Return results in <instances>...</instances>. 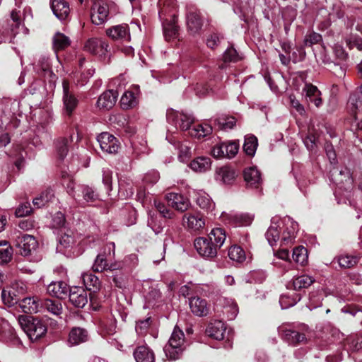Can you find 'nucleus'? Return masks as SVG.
I'll use <instances>...</instances> for the list:
<instances>
[{
  "label": "nucleus",
  "mask_w": 362,
  "mask_h": 362,
  "mask_svg": "<svg viewBox=\"0 0 362 362\" xmlns=\"http://www.w3.org/2000/svg\"><path fill=\"white\" fill-rule=\"evenodd\" d=\"M229 258L237 262H243L245 259V253L239 246L231 247L228 250Z\"/></svg>",
  "instance_id": "09e8293b"
},
{
  "label": "nucleus",
  "mask_w": 362,
  "mask_h": 362,
  "mask_svg": "<svg viewBox=\"0 0 362 362\" xmlns=\"http://www.w3.org/2000/svg\"><path fill=\"white\" fill-rule=\"evenodd\" d=\"M1 298L4 303L8 306H13L20 302L18 294L15 290H13V288L10 290L3 289L1 291Z\"/></svg>",
  "instance_id": "37998d69"
},
{
  "label": "nucleus",
  "mask_w": 362,
  "mask_h": 362,
  "mask_svg": "<svg viewBox=\"0 0 362 362\" xmlns=\"http://www.w3.org/2000/svg\"><path fill=\"white\" fill-rule=\"evenodd\" d=\"M293 259L300 264H304L308 260L307 249L303 246L293 249L292 254Z\"/></svg>",
  "instance_id": "49530a36"
},
{
  "label": "nucleus",
  "mask_w": 362,
  "mask_h": 362,
  "mask_svg": "<svg viewBox=\"0 0 362 362\" xmlns=\"http://www.w3.org/2000/svg\"><path fill=\"white\" fill-rule=\"evenodd\" d=\"M137 104V98L135 94L130 90L125 91L122 95L120 105L123 109H129Z\"/></svg>",
  "instance_id": "ea45409f"
},
{
  "label": "nucleus",
  "mask_w": 362,
  "mask_h": 362,
  "mask_svg": "<svg viewBox=\"0 0 362 362\" xmlns=\"http://www.w3.org/2000/svg\"><path fill=\"white\" fill-rule=\"evenodd\" d=\"M348 107L353 115L362 111V93L351 94L348 100Z\"/></svg>",
  "instance_id": "e433bc0d"
},
{
  "label": "nucleus",
  "mask_w": 362,
  "mask_h": 362,
  "mask_svg": "<svg viewBox=\"0 0 362 362\" xmlns=\"http://www.w3.org/2000/svg\"><path fill=\"white\" fill-rule=\"evenodd\" d=\"M218 122L223 129H230L235 125L236 119L233 117H220Z\"/></svg>",
  "instance_id": "052dcab7"
},
{
  "label": "nucleus",
  "mask_w": 362,
  "mask_h": 362,
  "mask_svg": "<svg viewBox=\"0 0 362 362\" xmlns=\"http://www.w3.org/2000/svg\"><path fill=\"white\" fill-rule=\"evenodd\" d=\"M359 257L356 256L341 255L338 257V263L342 268H351L358 262Z\"/></svg>",
  "instance_id": "8fccbe9b"
},
{
  "label": "nucleus",
  "mask_w": 362,
  "mask_h": 362,
  "mask_svg": "<svg viewBox=\"0 0 362 362\" xmlns=\"http://www.w3.org/2000/svg\"><path fill=\"white\" fill-rule=\"evenodd\" d=\"M226 326L223 321L216 320L209 324L206 332L211 337L216 340H222L224 338Z\"/></svg>",
  "instance_id": "bb28decb"
},
{
  "label": "nucleus",
  "mask_w": 362,
  "mask_h": 362,
  "mask_svg": "<svg viewBox=\"0 0 362 362\" xmlns=\"http://www.w3.org/2000/svg\"><path fill=\"white\" fill-rule=\"evenodd\" d=\"M70 302L77 308H83L88 303L87 291L81 287H73L69 289Z\"/></svg>",
  "instance_id": "2eb2a0df"
},
{
  "label": "nucleus",
  "mask_w": 362,
  "mask_h": 362,
  "mask_svg": "<svg viewBox=\"0 0 362 362\" xmlns=\"http://www.w3.org/2000/svg\"><path fill=\"white\" fill-rule=\"evenodd\" d=\"M166 117L168 122L176 128H180L182 131L191 129L193 119L189 115L170 109L167 110Z\"/></svg>",
  "instance_id": "423d86ee"
},
{
  "label": "nucleus",
  "mask_w": 362,
  "mask_h": 362,
  "mask_svg": "<svg viewBox=\"0 0 362 362\" xmlns=\"http://www.w3.org/2000/svg\"><path fill=\"white\" fill-rule=\"evenodd\" d=\"M72 142L71 136L59 138L55 141L57 154L60 160H63L69 151V146Z\"/></svg>",
  "instance_id": "473e14b6"
},
{
  "label": "nucleus",
  "mask_w": 362,
  "mask_h": 362,
  "mask_svg": "<svg viewBox=\"0 0 362 362\" xmlns=\"http://www.w3.org/2000/svg\"><path fill=\"white\" fill-rule=\"evenodd\" d=\"M148 226H150L156 234H159L163 230V226L160 221H157V218L151 216L148 221Z\"/></svg>",
  "instance_id": "338daca9"
},
{
  "label": "nucleus",
  "mask_w": 362,
  "mask_h": 362,
  "mask_svg": "<svg viewBox=\"0 0 362 362\" xmlns=\"http://www.w3.org/2000/svg\"><path fill=\"white\" fill-rule=\"evenodd\" d=\"M182 221L184 226L194 231L199 230L205 225L204 219L199 214H186L184 215Z\"/></svg>",
  "instance_id": "412c9836"
},
{
  "label": "nucleus",
  "mask_w": 362,
  "mask_h": 362,
  "mask_svg": "<svg viewBox=\"0 0 362 362\" xmlns=\"http://www.w3.org/2000/svg\"><path fill=\"white\" fill-rule=\"evenodd\" d=\"M322 40V36L315 32H312L305 35L304 39V45L311 47L315 44L320 42Z\"/></svg>",
  "instance_id": "4d7b16f0"
},
{
  "label": "nucleus",
  "mask_w": 362,
  "mask_h": 362,
  "mask_svg": "<svg viewBox=\"0 0 362 362\" xmlns=\"http://www.w3.org/2000/svg\"><path fill=\"white\" fill-rule=\"evenodd\" d=\"M134 357L136 362H156L153 351L145 345L139 346L134 350Z\"/></svg>",
  "instance_id": "4be33fe9"
},
{
  "label": "nucleus",
  "mask_w": 362,
  "mask_h": 362,
  "mask_svg": "<svg viewBox=\"0 0 362 362\" xmlns=\"http://www.w3.org/2000/svg\"><path fill=\"white\" fill-rule=\"evenodd\" d=\"M26 12L24 9L23 13ZM25 13H22L20 10L13 9L11 12L10 19L7 21L6 30L8 33L15 35L18 32L19 27L21 25L22 22L25 20Z\"/></svg>",
  "instance_id": "f8f14e48"
},
{
  "label": "nucleus",
  "mask_w": 362,
  "mask_h": 362,
  "mask_svg": "<svg viewBox=\"0 0 362 362\" xmlns=\"http://www.w3.org/2000/svg\"><path fill=\"white\" fill-rule=\"evenodd\" d=\"M51 8L55 16L61 21L66 19L70 12L69 5L64 0H52Z\"/></svg>",
  "instance_id": "5701e85b"
},
{
  "label": "nucleus",
  "mask_w": 362,
  "mask_h": 362,
  "mask_svg": "<svg viewBox=\"0 0 362 362\" xmlns=\"http://www.w3.org/2000/svg\"><path fill=\"white\" fill-rule=\"evenodd\" d=\"M223 216H226L229 223L237 226H250L254 219V216L250 214H223Z\"/></svg>",
  "instance_id": "393cba45"
},
{
  "label": "nucleus",
  "mask_w": 362,
  "mask_h": 362,
  "mask_svg": "<svg viewBox=\"0 0 362 362\" xmlns=\"http://www.w3.org/2000/svg\"><path fill=\"white\" fill-rule=\"evenodd\" d=\"M189 305L191 312L196 316H206L209 311L207 301L200 297L190 298Z\"/></svg>",
  "instance_id": "f3484780"
},
{
  "label": "nucleus",
  "mask_w": 362,
  "mask_h": 362,
  "mask_svg": "<svg viewBox=\"0 0 362 362\" xmlns=\"http://www.w3.org/2000/svg\"><path fill=\"white\" fill-rule=\"evenodd\" d=\"M16 339V332L10 324L4 321L0 324V341L4 342L13 341Z\"/></svg>",
  "instance_id": "2f4dec72"
},
{
  "label": "nucleus",
  "mask_w": 362,
  "mask_h": 362,
  "mask_svg": "<svg viewBox=\"0 0 362 362\" xmlns=\"http://www.w3.org/2000/svg\"><path fill=\"white\" fill-rule=\"evenodd\" d=\"M333 52L337 59L339 62L346 61L348 57V54L344 49L343 47L339 45H334Z\"/></svg>",
  "instance_id": "e2e57ef3"
},
{
  "label": "nucleus",
  "mask_w": 362,
  "mask_h": 362,
  "mask_svg": "<svg viewBox=\"0 0 362 362\" xmlns=\"http://www.w3.org/2000/svg\"><path fill=\"white\" fill-rule=\"evenodd\" d=\"M69 287L66 283L62 281H53L47 286V293L57 298L64 299L66 297Z\"/></svg>",
  "instance_id": "6ab92c4d"
},
{
  "label": "nucleus",
  "mask_w": 362,
  "mask_h": 362,
  "mask_svg": "<svg viewBox=\"0 0 362 362\" xmlns=\"http://www.w3.org/2000/svg\"><path fill=\"white\" fill-rule=\"evenodd\" d=\"M107 267V259L104 254H99L95 259V262L93 265V269L94 272H103L105 271Z\"/></svg>",
  "instance_id": "5fc2aeb1"
},
{
  "label": "nucleus",
  "mask_w": 362,
  "mask_h": 362,
  "mask_svg": "<svg viewBox=\"0 0 362 362\" xmlns=\"http://www.w3.org/2000/svg\"><path fill=\"white\" fill-rule=\"evenodd\" d=\"M235 178V172L233 169L228 167H222L216 172V180L221 181L224 184H231Z\"/></svg>",
  "instance_id": "72a5a7b5"
},
{
  "label": "nucleus",
  "mask_w": 362,
  "mask_h": 362,
  "mask_svg": "<svg viewBox=\"0 0 362 362\" xmlns=\"http://www.w3.org/2000/svg\"><path fill=\"white\" fill-rule=\"evenodd\" d=\"M117 97L118 94L117 91L112 90H107L99 97L97 101L98 107L109 110L115 105Z\"/></svg>",
  "instance_id": "b1692460"
},
{
  "label": "nucleus",
  "mask_w": 362,
  "mask_h": 362,
  "mask_svg": "<svg viewBox=\"0 0 362 362\" xmlns=\"http://www.w3.org/2000/svg\"><path fill=\"white\" fill-rule=\"evenodd\" d=\"M19 306L25 313H37L41 312V300L37 297L24 298L19 302Z\"/></svg>",
  "instance_id": "aec40b11"
},
{
  "label": "nucleus",
  "mask_w": 362,
  "mask_h": 362,
  "mask_svg": "<svg viewBox=\"0 0 362 362\" xmlns=\"http://www.w3.org/2000/svg\"><path fill=\"white\" fill-rule=\"evenodd\" d=\"M223 57L224 62H236L240 59L237 51L232 47L225 51Z\"/></svg>",
  "instance_id": "bf43d9fd"
},
{
  "label": "nucleus",
  "mask_w": 362,
  "mask_h": 362,
  "mask_svg": "<svg viewBox=\"0 0 362 362\" xmlns=\"http://www.w3.org/2000/svg\"><path fill=\"white\" fill-rule=\"evenodd\" d=\"M18 323L32 341L37 340L47 332L46 325L36 317L21 315L18 317Z\"/></svg>",
  "instance_id": "f03ea898"
},
{
  "label": "nucleus",
  "mask_w": 362,
  "mask_h": 362,
  "mask_svg": "<svg viewBox=\"0 0 362 362\" xmlns=\"http://www.w3.org/2000/svg\"><path fill=\"white\" fill-rule=\"evenodd\" d=\"M82 279L87 290L96 292L100 289V281L93 273H84L82 276Z\"/></svg>",
  "instance_id": "f704fd0d"
},
{
  "label": "nucleus",
  "mask_w": 362,
  "mask_h": 362,
  "mask_svg": "<svg viewBox=\"0 0 362 362\" xmlns=\"http://www.w3.org/2000/svg\"><path fill=\"white\" fill-rule=\"evenodd\" d=\"M153 204L163 218L173 219L175 217V213L168 209L163 202L158 200H154Z\"/></svg>",
  "instance_id": "3c124183"
},
{
  "label": "nucleus",
  "mask_w": 362,
  "mask_h": 362,
  "mask_svg": "<svg viewBox=\"0 0 362 362\" xmlns=\"http://www.w3.org/2000/svg\"><path fill=\"white\" fill-rule=\"evenodd\" d=\"M190 168L195 172H206L211 168V159L208 157H198L190 163Z\"/></svg>",
  "instance_id": "c9c22d12"
},
{
  "label": "nucleus",
  "mask_w": 362,
  "mask_h": 362,
  "mask_svg": "<svg viewBox=\"0 0 362 362\" xmlns=\"http://www.w3.org/2000/svg\"><path fill=\"white\" fill-rule=\"evenodd\" d=\"M226 235L223 229L216 228L211 230L208 238L199 237L195 239L194 245L200 256L213 258L216 256L217 250L224 243Z\"/></svg>",
  "instance_id": "f257e3e1"
},
{
  "label": "nucleus",
  "mask_w": 362,
  "mask_h": 362,
  "mask_svg": "<svg viewBox=\"0 0 362 362\" xmlns=\"http://www.w3.org/2000/svg\"><path fill=\"white\" fill-rule=\"evenodd\" d=\"M186 21L187 29L192 34L198 33L203 25L201 13L194 6L187 7Z\"/></svg>",
  "instance_id": "0eeeda50"
},
{
  "label": "nucleus",
  "mask_w": 362,
  "mask_h": 362,
  "mask_svg": "<svg viewBox=\"0 0 362 362\" xmlns=\"http://www.w3.org/2000/svg\"><path fill=\"white\" fill-rule=\"evenodd\" d=\"M168 205L179 212L187 211L191 203L188 198L178 193H168L165 196Z\"/></svg>",
  "instance_id": "1a4fd4ad"
},
{
  "label": "nucleus",
  "mask_w": 362,
  "mask_h": 362,
  "mask_svg": "<svg viewBox=\"0 0 362 362\" xmlns=\"http://www.w3.org/2000/svg\"><path fill=\"white\" fill-rule=\"evenodd\" d=\"M257 147V139L255 136H247L245 139L243 150L248 156H254Z\"/></svg>",
  "instance_id": "a18cd8bd"
},
{
  "label": "nucleus",
  "mask_w": 362,
  "mask_h": 362,
  "mask_svg": "<svg viewBox=\"0 0 362 362\" xmlns=\"http://www.w3.org/2000/svg\"><path fill=\"white\" fill-rule=\"evenodd\" d=\"M212 132V127L208 124H198L190 129L189 134L198 139L209 135Z\"/></svg>",
  "instance_id": "79ce46f5"
},
{
  "label": "nucleus",
  "mask_w": 362,
  "mask_h": 362,
  "mask_svg": "<svg viewBox=\"0 0 362 362\" xmlns=\"http://www.w3.org/2000/svg\"><path fill=\"white\" fill-rule=\"evenodd\" d=\"M13 249L6 240L0 241V264L9 262L12 259Z\"/></svg>",
  "instance_id": "4c0bfd02"
},
{
  "label": "nucleus",
  "mask_w": 362,
  "mask_h": 362,
  "mask_svg": "<svg viewBox=\"0 0 362 362\" xmlns=\"http://www.w3.org/2000/svg\"><path fill=\"white\" fill-rule=\"evenodd\" d=\"M112 172L109 168L103 169V182L106 186L107 190L112 189Z\"/></svg>",
  "instance_id": "69168bd1"
},
{
  "label": "nucleus",
  "mask_w": 362,
  "mask_h": 362,
  "mask_svg": "<svg viewBox=\"0 0 362 362\" xmlns=\"http://www.w3.org/2000/svg\"><path fill=\"white\" fill-rule=\"evenodd\" d=\"M81 192L83 199L86 202H93L98 199V193L90 187L83 185L80 187Z\"/></svg>",
  "instance_id": "de8ad7c7"
},
{
  "label": "nucleus",
  "mask_w": 362,
  "mask_h": 362,
  "mask_svg": "<svg viewBox=\"0 0 362 362\" xmlns=\"http://www.w3.org/2000/svg\"><path fill=\"white\" fill-rule=\"evenodd\" d=\"M185 334L177 327H175L163 350L165 356L170 360L178 359L185 350Z\"/></svg>",
  "instance_id": "7ed1b4c3"
},
{
  "label": "nucleus",
  "mask_w": 362,
  "mask_h": 362,
  "mask_svg": "<svg viewBox=\"0 0 362 362\" xmlns=\"http://www.w3.org/2000/svg\"><path fill=\"white\" fill-rule=\"evenodd\" d=\"M84 49L95 55H105L109 52V45L102 39L90 38L84 45Z\"/></svg>",
  "instance_id": "9b49d317"
},
{
  "label": "nucleus",
  "mask_w": 362,
  "mask_h": 362,
  "mask_svg": "<svg viewBox=\"0 0 362 362\" xmlns=\"http://www.w3.org/2000/svg\"><path fill=\"white\" fill-rule=\"evenodd\" d=\"M346 44L349 46V48L356 47L358 50H362V39L356 37V36H351L349 38H347Z\"/></svg>",
  "instance_id": "774afa93"
},
{
  "label": "nucleus",
  "mask_w": 362,
  "mask_h": 362,
  "mask_svg": "<svg viewBox=\"0 0 362 362\" xmlns=\"http://www.w3.org/2000/svg\"><path fill=\"white\" fill-rule=\"evenodd\" d=\"M303 95L308 103H313L317 107H321L322 105V99L321 98V92L317 86L311 83H305L303 88Z\"/></svg>",
  "instance_id": "ddd939ff"
},
{
  "label": "nucleus",
  "mask_w": 362,
  "mask_h": 362,
  "mask_svg": "<svg viewBox=\"0 0 362 362\" xmlns=\"http://www.w3.org/2000/svg\"><path fill=\"white\" fill-rule=\"evenodd\" d=\"M197 204L203 209L210 210L214 208V203L210 197L204 193L200 194L197 197Z\"/></svg>",
  "instance_id": "864d4df0"
},
{
  "label": "nucleus",
  "mask_w": 362,
  "mask_h": 362,
  "mask_svg": "<svg viewBox=\"0 0 362 362\" xmlns=\"http://www.w3.org/2000/svg\"><path fill=\"white\" fill-rule=\"evenodd\" d=\"M349 349L351 351H358L362 349V336L352 335L347 339Z\"/></svg>",
  "instance_id": "603ef678"
},
{
  "label": "nucleus",
  "mask_w": 362,
  "mask_h": 362,
  "mask_svg": "<svg viewBox=\"0 0 362 362\" xmlns=\"http://www.w3.org/2000/svg\"><path fill=\"white\" fill-rule=\"evenodd\" d=\"M160 18L163 20V33L166 40H170L178 35L179 27L177 25V16L172 8L164 4L159 11Z\"/></svg>",
  "instance_id": "20e7f679"
},
{
  "label": "nucleus",
  "mask_w": 362,
  "mask_h": 362,
  "mask_svg": "<svg viewBox=\"0 0 362 362\" xmlns=\"http://www.w3.org/2000/svg\"><path fill=\"white\" fill-rule=\"evenodd\" d=\"M279 218L277 217H274L272 218V224L269 227L267 231L266 232L265 236L269 243V244L273 247L276 245L277 241L279 240V231L278 230L279 225L278 222Z\"/></svg>",
  "instance_id": "7c9ffc66"
},
{
  "label": "nucleus",
  "mask_w": 362,
  "mask_h": 362,
  "mask_svg": "<svg viewBox=\"0 0 362 362\" xmlns=\"http://www.w3.org/2000/svg\"><path fill=\"white\" fill-rule=\"evenodd\" d=\"M211 155L216 158L226 157L224 143L216 144L211 150Z\"/></svg>",
  "instance_id": "0e129e2a"
},
{
  "label": "nucleus",
  "mask_w": 362,
  "mask_h": 362,
  "mask_svg": "<svg viewBox=\"0 0 362 362\" xmlns=\"http://www.w3.org/2000/svg\"><path fill=\"white\" fill-rule=\"evenodd\" d=\"M109 16V7L103 1L94 2L91 7L90 18L93 24L100 25L105 23Z\"/></svg>",
  "instance_id": "6e6552de"
},
{
  "label": "nucleus",
  "mask_w": 362,
  "mask_h": 362,
  "mask_svg": "<svg viewBox=\"0 0 362 362\" xmlns=\"http://www.w3.org/2000/svg\"><path fill=\"white\" fill-rule=\"evenodd\" d=\"M63 101L65 111L67 115H71L78 105V100L69 90V83L66 81H63Z\"/></svg>",
  "instance_id": "dca6fc26"
},
{
  "label": "nucleus",
  "mask_w": 362,
  "mask_h": 362,
  "mask_svg": "<svg viewBox=\"0 0 362 362\" xmlns=\"http://www.w3.org/2000/svg\"><path fill=\"white\" fill-rule=\"evenodd\" d=\"M69 45V38L61 33H56L53 37V47L56 51L64 49Z\"/></svg>",
  "instance_id": "c03bdc74"
},
{
  "label": "nucleus",
  "mask_w": 362,
  "mask_h": 362,
  "mask_svg": "<svg viewBox=\"0 0 362 362\" xmlns=\"http://www.w3.org/2000/svg\"><path fill=\"white\" fill-rule=\"evenodd\" d=\"M146 298L149 304L154 305L161 298V293L157 286H151L146 295Z\"/></svg>",
  "instance_id": "6e6d98bb"
},
{
  "label": "nucleus",
  "mask_w": 362,
  "mask_h": 362,
  "mask_svg": "<svg viewBox=\"0 0 362 362\" xmlns=\"http://www.w3.org/2000/svg\"><path fill=\"white\" fill-rule=\"evenodd\" d=\"M315 282V279L308 275H301L295 278L293 286L295 290L307 288Z\"/></svg>",
  "instance_id": "a19ab883"
},
{
  "label": "nucleus",
  "mask_w": 362,
  "mask_h": 362,
  "mask_svg": "<svg viewBox=\"0 0 362 362\" xmlns=\"http://www.w3.org/2000/svg\"><path fill=\"white\" fill-rule=\"evenodd\" d=\"M224 144L226 157L229 158L234 157L238 151L239 145L235 141L224 143Z\"/></svg>",
  "instance_id": "680f3d73"
},
{
  "label": "nucleus",
  "mask_w": 362,
  "mask_h": 362,
  "mask_svg": "<svg viewBox=\"0 0 362 362\" xmlns=\"http://www.w3.org/2000/svg\"><path fill=\"white\" fill-rule=\"evenodd\" d=\"M308 329L307 326L302 327V332L296 329H286L284 332V338L289 344L297 345L307 341L305 332Z\"/></svg>",
  "instance_id": "a211bd4d"
},
{
  "label": "nucleus",
  "mask_w": 362,
  "mask_h": 362,
  "mask_svg": "<svg viewBox=\"0 0 362 362\" xmlns=\"http://www.w3.org/2000/svg\"><path fill=\"white\" fill-rule=\"evenodd\" d=\"M284 223L286 225V229L282 233L281 241L287 244L291 243L295 238L298 225L289 217L284 220Z\"/></svg>",
  "instance_id": "cd10ccee"
},
{
  "label": "nucleus",
  "mask_w": 362,
  "mask_h": 362,
  "mask_svg": "<svg viewBox=\"0 0 362 362\" xmlns=\"http://www.w3.org/2000/svg\"><path fill=\"white\" fill-rule=\"evenodd\" d=\"M37 245V240L30 235L21 234L16 239V247L18 249L20 255L23 257L31 255Z\"/></svg>",
  "instance_id": "39448f33"
},
{
  "label": "nucleus",
  "mask_w": 362,
  "mask_h": 362,
  "mask_svg": "<svg viewBox=\"0 0 362 362\" xmlns=\"http://www.w3.org/2000/svg\"><path fill=\"white\" fill-rule=\"evenodd\" d=\"M88 340V332L86 329L80 327L73 328L69 335V343L71 345H78Z\"/></svg>",
  "instance_id": "c756f323"
},
{
  "label": "nucleus",
  "mask_w": 362,
  "mask_h": 362,
  "mask_svg": "<svg viewBox=\"0 0 362 362\" xmlns=\"http://www.w3.org/2000/svg\"><path fill=\"white\" fill-rule=\"evenodd\" d=\"M74 244V238L68 234H64L62 235L59 240V245L57 247L58 249L62 250L61 248L67 249L71 247Z\"/></svg>",
  "instance_id": "13d9d810"
},
{
  "label": "nucleus",
  "mask_w": 362,
  "mask_h": 362,
  "mask_svg": "<svg viewBox=\"0 0 362 362\" xmlns=\"http://www.w3.org/2000/svg\"><path fill=\"white\" fill-rule=\"evenodd\" d=\"M41 312L47 311L50 314L59 317L63 312V307L59 300L52 299L41 300Z\"/></svg>",
  "instance_id": "a878e982"
},
{
  "label": "nucleus",
  "mask_w": 362,
  "mask_h": 362,
  "mask_svg": "<svg viewBox=\"0 0 362 362\" xmlns=\"http://www.w3.org/2000/svg\"><path fill=\"white\" fill-rule=\"evenodd\" d=\"M54 198V192L51 188H47L43 191L40 195L35 198L33 201L34 206L40 208L45 206Z\"/></svg>",
  "instance_id": "58836bf2"
},
{
  "label": "nucleus",
  "mask_w": 362,
  "mask_h": 362,
  "mask_svg": "<svg viewBox=\"0 0 362 362\" xmlns=\"http://www.w3.org/2000/svg\"><path fill=\"white\" fill-rule=\"evenodd\" d=\"M97 141L103 151L107 153L117 152L119 146L117 139L108 132H103L97 136Z\"/></svg>",
  "instance_id": "9d476101"
},
{
  "label": "nucleus",
  "mask_w": 362,
  "mask_h": 362,
  "mask_svg": "<svg viewBox=\"0 0 362 362\" xmlns=\"http://www.w3.org/2000/svg\"><path fill=\"white\" fill-rule=\"evenodd\" d=\"M106 35L113 40L129 41L130 39L128 25H117L106 30Z\"/></svg>",
  "instance_id": "4468645a"
},
{
  "label": "nucleus",
  "mask_w": 362,
  "mask_h": 362,
  "mask_svg": "<svg viewBox=\"0 0 362 362\" xmlns=\"http://www.w3.org/2000/svg\"><path fill=\"white\" fill-rule=\"evenodd\" d=\"M244 180L247 185L251 187H258L261 182L259 171L256 167H250L244 170Z\"/></svg>",
  "instance_id": "c85d7f7f"
}]
</instances>
